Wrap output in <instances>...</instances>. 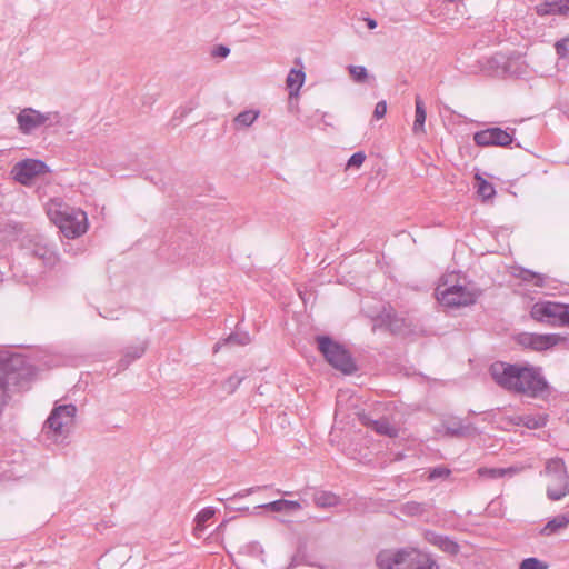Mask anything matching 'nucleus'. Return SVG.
I'll return each instance as SVG.
<instances>
[{
  "instance_id": "nucleus-26",
  "label": "nucleus",
  "mask_w": 569,
  "mask_h": 569,
  "mask_svg": "<svg viewBox=\"0 0 569 569\" xmlns=\"http://www.w3.org/2000/svg\"><path fill=\"white\" fill-rule=\"evenodd\" d=\"M259 117V111L256 110H244L237 114L233 119V122L237 127L247 128L251 126L257 118Z\"/></svg>"
},
{
  "instance_id": "nucleus-41",
  "label": "nucleus",
  "mask_w": 569,
  "mask_h": 569,
  "mask_svg": "<svg viewBox=\"0 0 569 569\" xmlns=\"http://www.w3.org/2000/svg\"><path fill=\"white\" fill-rule=\"evenodd\" d=\"M229 53H230V49L223 44H219V46L214 47V49L212 50V56L219 57V58H226L229 56Z\"/></svg>"
},
{
  "instance_id": "nucleus-34",
  "label": "nucleus",
  "mask_w": 569,
  "mask_h": 569,
  "mask_svg": "<svg viewBox=\"0 0 569 569\" xmlns=\"http://www.w3.org/2000/svg\"><path fill=\"white\" fill-rule=\"evenodd\" d=\"M423 510V506L416 501H410L402 506V512L409 516L420 515Z\"/></svg>"
},
{
  "instance_id": "nucleus-5",
  "label": "nucleus",
  "mask_w": 569,
  "mask_h": 569,
  "mask_svg": "<svg viewBox=\"0 0 569 569\" xmlns=\"http://www.w3.org/2000/svg\"><path fill=\"white\" fill-rule=\"evenodd\" d=\"M545 471L549 478L547 497L552 501L561 500L569 493V475L565 461L560 458L550 459Z\"/></svg>"
},
{
  "instance_id": "nucleus-28",
  "label": "nucleus",
  "mask_w": 569,
  "mask_h": 569,
  "mask_svg": "<svg viewBox=\"0 0 569 569\" xmlns=\"http://www.w3.org/2000/svg\"><path fill=\"white\" fill-rule=\"evenodd\" d=\"M348 70L350 77L358 83H363L368 79L367 69L362 66H349Z\"/></svg>"
},
{
  "instance_id": "nucleus-20",
  "label": "nucleus",
  "mask_w": 569,
  "mask_h": 569,
  "mask_svg": "<svg viewBox=\"0 0 569 569\" xmlns=\"http://www.w3.org/2000/svg\"><path fill=\"white\" fill-rule=\"evenodd\" d=\"M146 349H147L146 342H142L137 346L128 347L124 350L123 356L119 361V367L121 369L128 368L132 361L142 357V355L146 352Z\"/></svg>"
},
{
  "instance_id": "nucleus-8",
  "label": "nucleus",
  "mask_w": 569,
  "mask_h": 569,
  "mask_svg": "<svg viewBox=\"0 0 569 569\" xmlns=\"http://www.w3.org/2000/svg\"><path fill=\"white\" fill-rule=\"evenodd\" d=\"M21 251L26 258L39 260L44 267H52L58 260L54 249L40 234L24 237L21 240Z\"/></svg>"
},
{
  "instance_id": "nucleus-30",
  "label": "nucleus",
  "mask_w": 569,
  "mask_h": 569,
  "mask_svg": "<svg viewBox=\"0 0 569 569\" xmlns=\"http://www.w3.org/2000/svg\"><path fill=\"white\" fill-rule=\"evenodd\" d=\"M548 563L535 557L526 558L519 565V569H548Z\"/></svg>"
},
{
  "instance_id": "nucleus-9",
  "label": "nucleus",
  "mask_w": 569,
  "mask_h": 569,
  "mask_svg": "<svg viewBox=\"0 0 569 569\" xmlns=\"http://www.w3.org/2000/svg\"><path fill=\"white\" fill-rule=\"evenodd\" d=\"M53 222L67 238H76L87 230V214L82 210L66 208L56 212Z\"/></svg>"
},
{
  "instance_id": "nucleus-33",
  "label": "nucleus",
  "mask_w": 569,
  "mask_h": 569,
  "mask_svg": "<svg viewBox=\"0 0 569 569\" xmlns=\"http://www.w3.org/2000/svg\"><path fill=\"white\" fill-rule=\"evenodd\" d=\"M556 52L560 58L569 59V36L558 40L555 44Z\"/></svg>"
},
{
  "instance_id": "nucleus-21",
  "label": "nucleus",
  "mask_w": 569,
  "mask_h": 569,
  "mask_svg": "<svg viewBox=\"0 0 569 569\" xmlns=\"http://www.w3.org/2000/svg\"><path fill=\"white\" fill-rule=\"evenodd\" d=\"M569 525V515L562 513L558 515L555 518L550 519L545 527L541 529L540 533L543 536H550L558 532L561 529H565Z\"/></svg>"
},
{
  "instance_id": "nucleus-22",
  "label": "nucleus",
  "mask_w": 569,
  "mask_h": 569,
  "mask_svg": "<svg viewBox=\"0 0 569 569\" xmlns=\"http://www.w3.org/2000/svg\"><path fill=\"white\" fill-rule=\"evenodd\" d=\"M446 433L451 437H466L470 433V427L465 426L460 419H450L443 422Z\"/></svg>"
},
{
  "instance_id": "nucleus-18",
  "label": "nucleus",
  "mask_w": 569,
  "mask_h": 569,
  "mask_svg": "<svg viewBox=\"0 0 569 569\" xmlns=\"http://www.w3.org/2000/svg\"><path fill=\"white\" fill-rule=\"evenodd\" d=\"M259 508H263L272 512H292L301 509V505L295 500L279 499L272 502L260 505Z\"/></svg>"
},
{
  "instance_id": "nucleus-31",
  "label": "nucleus",
  "mask_w": 569,
  "mask_h": 569,
  "mask_svg": "<svg viewBox=\"0 0 569 569\" xmlns=\"http://www.w3.org/2000/svg\"><path fill=\"white\" fill-rule=\"evenodd\" d=\"M243 379V376L232 375L223 382L222 387L229 395H231L237 390Z\"/></svg>"
},
{
  "instance_id": "nucleus-38",
  "label": "nucleus",
  "mask_w": 569,
  "mask_h": 569,
  "mask_svg": "<svg viewBox=\"0 0 569 569\" xmlns=\"http://www.w3.org/2000/svg\"><path fill=\"white\" fill-rule=\"evenodd\" d=\"M249 336L248 335H237V333H232L230 335L227 339H226V343H237V345H247L249 343Z\"/></svg>"
},
{
  "instance_id": "nucleus-19",
  "label": "nucleus",
  "mask_w": 569,
  "mask_h": 569,
  "mask_svg": "<svg viewBox=\"0 0 569 569\" xmlns=\"http://www.w3.org/2000/svg\"><path fill=\"white\" fill-rule=\"evenodd\" d=\"M415 122L412 126L413 133H423L425 132V122H426V107L420 96H416L415 98Z\"/></svg>"
},
{
  "instance_id": "nucleus-6",
  "label": "nucleus",
  "mask_w": 569,
  "mask_h": 569,
  "mask_svg": "<svg viewBox=\"0 0 569 569\" xmlns=\"http://www.w3.org/2000/svg\"><path fill=\"white\" fill-rule=\"evenodd\" d=\"M61 120L58 111L40 112L33 108H24L17 116L18 128L23 134H30L40 127L60 126Z\"/></svg>"
},
{
  "instance_id": "nucleus-10",
  "label": "nucleus",
  "mask_w": 569,
  "mask_h": 569,
  "mask_svg": "<svg viewBox=\"0 0 569 569\" xmlns=\"http://www.w3.org/2000/svg\"><path fill=\"white\" fill-rule=\"evenodd\" d=\"M76 413L77 407L72 403L57 406L46 420L44 427L48 428L54 437L66 436L73 425Z\"/></svg>"
},
{
  "instance_id": "nucleus-36",
  "label": "nucleus",
  "mask_w": 569,
  "mask_h": 569,
  "mask_svg": "<svg viewBox=\"0 0 569 569\" xmlns=\"http://www.w3.org/2000/svg\"><path fill=\"white\" fill-rule=\"evenodd\" d=\"M366 160V154L362 151L355 152L347 162V169L359 168Z\"/></svg>"
},
{
  "instance_id": "nucleus-39",
  "label": "nucleus",
  "mask_w": 569,
  "mask_h": 569,
  "mask_svg": "<svg viewBox=\"0 0 569 569\" xmlns=\"http://www.w3.org/2000/svg\"><path fill=\"white\" fill-rule=\"evenodd\" d=\"M386 112H387L386 101H383V100L379 101L375 107L373 117L377 119H381L385 117Z\"/></svg>"
},
{
  "instance_id": "nucleus-11",
  "label": "nucleus",
  "mask_w": 569,
  "mask_h": 569,
  "mask_svg": "<svg viewBox=\"0 0 569 569\" xmlns=\"http://www.w3.org/2000/svg\"><path fill=\"white\" fill-rule=\"evenodd\" d=\"M515 129L510 131L499 127H491L473 133V141L478 147H508L513 142Z\"/></svg>"
},
{
  "instance_id": "nucleus-27",
  "label": "nucleus",
  "mask_w": 569,
  "mask_h": 569,
  "mask_svg": "<svg viewBox=\"0 0 569 569\" xmlns=\"http://www.w3.org/2000/svg\"><path fill=\"white\" fill-rule=\"evenodd\" d=\"M385 322L392 333H400L405 327V320L399 318L396 313L388 312Z\"/></svg>"
},
{
  "instance_id": "nucleus-7",
  "label": "nucleus",
  "mask_w": 569,
  "mask_h": 569,
  "mask_svg": "<svg viewBox=\"0 0 569 569\" xmlns=\"http://www.w3.org/2000/svg\"><path fill=\"white\" fill-rule=\"evenodd\" d=\"M530 316L538 322L569 327V305L555 301H539L531 307Z\"/></svg>"
},
{
  "instance_id": "nucleus-40",
  "label": "nucleus",
  "mask_w": 569,
  "mask_h": 569,
  "mask_svg": "<svg viewBox=\"0 0 569 569\" xmlns=\"http://www.w3.org/2000/svg\"><path fill=\"white\" fill-rule=\"evenodd\" d=\"M264 488H267V487L264 486ZM261 489H263V487H260V486L247 488V489H243V490L234 493L230 499L243 498V497H247V496H249V495H251V493H253L256 491H259Z\"/></svg>"
},
{
  "instance_id": "nucleus-35",
  "label": "nucleus",
  "mask_w": 569,
  "mask_h": 569,
  "mask_svg": "<svg viewBox=\"0 0 569 569\" xmlns=\"http://www.w3.org/2000/svg\"><path fill=\"white\" fill-rule=\"evenodd\" d=\"M450 473H451V470L449 468L439 466V467H435L430 470L428 479L429 480H435L438 478L446 479L450 476Z\"/></svg>"
},
{
  "instance_id": "nucleus-29",
  "label": "nucleus",
  "mask_w": 569,
  "mask_h": 569,
  "mask_svg": "<svg viewBox=\"0 0 569 569\" xmlns=\"http://www.w3.org/2000/svg\"><path fill=\"white\" fill-rule=\"evenodd\" d=\"M518 277L526 282H533L536 286L543 284V278L540 274L527 269H521Z\"/></svg>"
},
{
  "instance_id": "nucleus-14",
  "label": "nucleus",
  "mask_w": 569,
  "mask_h": 569,
  "mask_svg": "<svg viewBox=\"0 0 569 569\" xmlns=\"http://www.w3.org/2000/svg\"><path fill=\"white\" fill-rule=\"evenodd\" d=\"M358 419L361 422V425L371 428L380 436L396 438L399 435V429L395 425H392L387 418L372 419L368 413L359 412Z\"/></svg>"
},
{
  "instance_id": "nucleus-15",
  "label": "nucleus",
  "mask_w": 569,
  "mask_h": 569,
  "mask_svg": "<svg viewBox=\"0 0 569 569\" xmlns=\"http://www.w3.org/2000/svg\"><path fill=\"white\" fill-rule=\"evenodd\" d=\"M538 16H569V0H545L536 6Z\"/></svg>"
},
{
  "instance_id": "nucleus-25",
  "label": "nucleus",
  "mask_w": 569,
  "mask_h": 569,
  "mask_svg": "<svg viewBox=\"0 0 569 569\" xmlns=\"http://www.w3.org/2000/svg\"><path fill=\"white\" fill-rule=\"evenodd\" d=\"M477 192L483 200H489L495 197L496 190L492 183L483 179L480 174H476Z\"/></svg>"
},
{
  "instance_id": "nucleus-23",
  "label": "nucleus",
  "mask_w": 569,
  "mask_h": 569,
  "mask_svg": "<svg viewBox=\"0 0 569 569\" xmlns=\"http://www.w3.org/2000/svg\"><path fill=\"white\" fill-rule=\"evenodd\" d=\"M313 502L319 508L335 507L339 503V497L330 491H318L313 495Z\"/></svg>"
},
{
  "instance_id": "nucleus-2",
  "label": "nucleus",
  "mask_w": 569,
  "mask_h": 569,
  "mask_svg": "<svg viewBox=\"0 0 569 569\" xmlns=\"http://www.w3.org/2000/svg\"><path fill=\"white\" fill-rule=\"evenodd\" d=\"M376 563L379 569H439L430 555L417 549L382 550Z\"/></svg>"
},
{
  "instance_id": "nucleus-42",
  "label": "nucleus",
  "mask_w": 569,
  "mask_h": 569,
  "mask_svg": "<svg viewBox=\"0 0 569 569\" xmlns=\"http://www.w3.org/2000/svg\"><path fill=\"white\" fill-rule=\"evenodd\" d=\"M365 20H366V22H367V27H368L369 29H371V30H372V29H375V28L377 27V21H376L375 19H372V18H366Z\"/></svg>"
},
{
  "instance_id": "nucleus-13",
  "label": "nucleus",
  "mask_w": 569,
  "mask_h": 569,
  "mask_svg": "<svg viewBox=\"0 0 569 569\" xmlns=\"http://www.w3.org/2000/svg\"><path fill=\"white\" fill-rule=\"evenodd\" d=\"M563 338L556 333H529L522 332L517 337V342L526 348L535 351H545L557 346Z\"/></svg>"
},
{
  "instance_id": "nucleus-4",
  "label": "nucleus",
  "mask_w": 569,
  "mask_h": 569,
  "mask_svg": "<svg viewBox=\"0 0 569 569\" xmlns=\"http://www.w3.org/2000/svg\"><path fill=\"white\" fill-rule=\"evenodd\" d=\"M436 295L442 306L460 308L476 303L478 298L482 295V290L472 283L466 286L453 284L443 289L438 287Z\"/></svg>"
},
{
  "instance_id": "nucleus-12",
  "label": "nucleus",
  "mask_w": 569,
  "mask_h": 569,
  "mask_svg": "<svg viewBox=\"0 0 569 569\" xmlns=\"http://www.w3.org/2000/svg\"><path fill=\"white\" fill-rule=\"evenodd\" d=\"M49 171L48 166L38 159H26L17 162L11 169L12 178L23 186H29L36 177Z\"/></svg>"
},
{
  "instance_id": "nucleus-1",
  "label": "nucleus",
  "mask_w": 569,
  "mask_h": 569,
  "mask_svg": "<svg viewBox=\"0 0 569 569\" xmlns=\"http://www.w3.org/2000/svg\"><path fill=\"white\" fill-rule=\"evenodd\" d=\"M489 372L502 389L531 398L540 397L549 387L541 369L530 365L496 361L490 366Z\"/></svg>"
},
{
  "instance_id": "nucleus-24",
  "label": "nucleus",
  "mask_w": 569,
  "mask_h": 569,
  "mask_svg": "<svg viewBox=\"0 0 569 569\" xmlns=\"http://www.w3.org/2000/svg\"><path fill=\"white\" fill-rule=\"evenodd\" d=\"M305 78H306V74L302 70H297V69L290 70V72L287 77V80H286L287 87L290 90V96H292L299 91L300 87L305 82Z\"/></svg>"
},
{
  "instance_id": "nucleus-37",
  "label": "nucleus",
  "mask_w": 569,
  "mask_h": 569,
  "mask_svg": "<svg viewBox=\"0 0 569 569\" xmlns=\"http://www.w3.org/2000/svg\"><path fill=\"white\" fill-rule=\"evenodd\" d=\"M525 426L529 429H538L546 425V420L542 418H535L532 416H527L525 418Z\"/></svg>"
},
{
  "instance_id": "nucleus-3",
  "label": "nucleus",
  "mask_w": 569,
  "mask_h": 569,
  "mask_svg": "<svg viewBox=\"0 0 569 569\" xmlns=\"http://www.w3.org/2000/svg\"><path fill=\"white\" fill-rule=\"evenodd\" d=\"M316 340L319 351L333 368L347 375L357 370L350 352L342 345L328 336H318Z\"/></svg>"
},
{
  "instance_id": "nucleus-17",
  "label": "nucleus",
  "mask_w": 569,
  "mask_h": 569,
  "mask_svg": "<svg viewBox=\"0 0 569 569\" xmlns=\"http://www.w3.org/2000/svg\"><path fill=\"white\" fill-rule=\"evenodd\" d=\"M522 470L521 467L511 466L508 468H487L481 467L477 470V473L479 477L487 478V479H498L503 477H513L518 475Z\"/></svg>"
},
{
  "instance_id": "nucleus-32",
  "label": "nucleus",
  "mask_w": 569,
  "mask_h": 569,
  "mask_svg": "<svg viewBox=\"0 0 569 569\" xmlns=\"http://www.w3.org/2000/svg\"><path fill=\"white\" fill-rule=\"evenodd\" d=\"M214 516L213 508H204L196 516L197 529H202L204 523Z\"/></svg>"
},
{
  "instance_id": "nucleus-16",
  "label": "nucleus",
  "mask_w": 569,
  "mask_h": 569,
  "mask_svg": "<svg viewBox=\"0 0 569 569\" xmlns=\"http://www.w3.org/2000/svg\"><path fill=\"white\" fill-rule=\"evenodd\" d=\"M425 537L429 543L438 547L446 553L456 556L460 551L459 545L448 536L439 535L435 531H427Z\"/></svg>"
}]
</instances>
